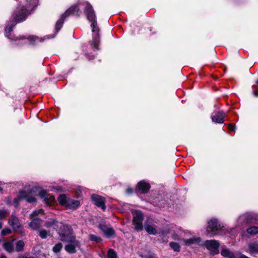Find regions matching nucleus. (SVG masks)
Listing matches in <instances>:
<instances>
[{"mask_svg":"<svg viewBox=\"0 0 258 258\" xmlns=\"http://www.w3.org/2000/svg\"><path fill=\"white\" fill-rule=\"evenodd\" d=\"M203 245L206 247L211 253L214 255L219 253V251L218 248L220 246V243L216 240H206Z\"/></svg>","mask_w":258,"mask_h":258,"instance_id":"0eeeda50","label":"nucleus"},{"mask_svg":"<svg viewBox=\"0 0 258 258\" xmlns=\"http://www.w3.org/2000/svg\"><path fill=\"white\" fill-rule=\"evenodd\" d=\"M11 230L8 228H4L1 232L2 235H6L11 234Z\"/></svg>","mask_w":258,"mask_h":258,"instance_id":"f704fd0d","label":"nucleus"},{"mask_svg":"<svg viewBox=\"0 0 258 258\" xmlns=\"http://www.w3.org/2000/svg\"><path fill=\"white\" fill-rule=\"evenodd\" d=\"M150 187V184L144 180L140 181L137 185V189L142 193L147 192Z\"/></svg>","mask_w":258,"mask_h":258,"instance_id":"ddd939ff","label":"nucleus"},{"mask_svg":"<svg viewBox=\"0 0 258 258\" xmlns=\"http://www.w3.org/2000/svg\"><path fill=\"white\" fill-rule=\"evenodd\" d=\"M42 213H43L42 209L34 211L30 215V218L31 219L38 218L37 217V215L39 214Z\"/></svg>","mask_w":258,"mask_h":258,"instance_id":"c85d7f7f","label":"nucleus"},{"mask_svg":"<svg viewBox=\"0 0 258 258\" xmlns=\"http://www.w3.org/2000/svg\"><path fill=\"white\" fill-rule=\"evenodd\" d=\"M25 242L23 240H19L15 244V251L17 252L22 251L24 250Z\"/></svg>","mask_w":258,"mask_h":258,"instance_id":"412c9836","label":"nucleus"},{"mask_svg":"<svg viewBox=\"0 0 258 258\" xmlns=\"http://www.w3.org/2000/svg\"><path fill=\"white\" fill-rule=\"evenodd\" d=\"M169 245L171 247L174 249V251H179L180 250V247L177 243L171 242L169 243Z\"/></svg>","mask_w":258,"mask_h":258,"instance_id":"cd10ccee","label":"nucleus"},{"mask_svg":"<svg viewBox=\"0 0 258 258\" xmlns=\"http://www.w3.org/2000/svg\"><path fill=\"white\" fill-rule=\"evenodd\" d=\"M58 224L60 225V229L58 234L61 241L67 242L72 241V239L76 238L73 234V229L70 226L62 223Z\"/></svg>","mask_w":258,"mask_h":258,"instance_id":"20e7f679","label":"nucleus"},{"mask_svg":"<svg viewBox=\"0 0 258 258\" xmlns=\"http://www.w3.org/2000/svg\"><path fill=\"white\" fill-rule=\"evenodd\" d=\"M91 199L95 205L101 207L103 210L105 209V200L103 197L97 195H93L91 196Z\"/></svg>","mask_w":258,"mask_h":258,"instance_id":"9d476101","label":"nucleus"},{"mask_svg":"<svg viewBox=\"0 0 258 258\" xmlns=\"http://www.w3.org/2000/svg\"><path fill=\"white\" fill-rule=\"evenodd\" d=\"M248 251L251 253L258 252V243H250L248 245Z\"/></svg>","mask_w":258,"mask_h":258,"instance_id":"4be33fe9","label":"nucleus"},{"mask_svg":"<svg viewBox=\"0 0 258 258\" xmlns=\"http://www.w3.org/2000/svg\"><path fill=\"white\" fill-rule=\"evenodd\" d=\"M221 229V226L218 223V221L215 219H211L208 222V226L207 229L208 233L212 232L217 231Z\"/></svg>","mask_w":258,"mask_h":258,"instance_id":"1a4fd4ad","label":"nucleus"},{"mask_svg":"<svg viewBox=\"0 0 258 258\" xmlns=\"http://www.w3.org/2000/svg\"><path fill=\"white\" fill-rule=\"evenodd\" d=\"M39 196L41 199H43L46 204L48 206H51L55 201L54 196L48 194L45 190L39 192Z\"/></svg>","mask_w":258,"mask_h":258,"instance_id":"6e6552de","label":"nucleus"},{"mask_svg":"<svg viewBox=\"0 0 258 258\" xmlns=\"http://www.w3.org/2000/svg\"><path fill=\"white\" fill-rule=\"evenodd\" d=\"M0 258H7V257L6 256L2 255Z\"/></svg>","mask_w":258,"mask_h":258,"instance_id":"79ce46f5","label":"nucleus"},{"mask_svg":"<svg viewBox=\"0 0 258 258\" xmlns=\"http://www.w3.org/2000/svg\"><path fill=\"white\" fill-rule=\"evenodd\" d=\"M29 14L23 6L18 7L13 14L11 22L6 28V32L11 31L17 23L25 20Z\"/></svg>","mask_w":258,"mask_h":258,"instance_id":"f257e3e1","label":"nucleus"},{"mask_svg":"<svg viewBox=\"0 0 258 258\" xmlns=\"http://www.w3.org/2000/svg\"><path fill=\"white\" fill-rule=\"evenodd\" d=\"M80 205V202L77 200H69L66 207L70 209H76Z\"/></svg>","mask_w":258,"mask_h":258,"instance_id":"aec40b11","label":"nucleus"},{"mask_svg":"<svg viewBox=\"0 0 258 258\" xmlns=\"http://www.w3.org/2000/svg\"><path fill=\"white\" fill-rule=\"evenodd\" d=\"M49 233L45 230H42L39 231V236L42 238H45L48 235Z\"/></svg>","mask_w":258,"mask_h":258,"instance_id":"72a5a7b5","label":"nucleus"},{"mask_svg":"<svg viewBox=\"0 0 258 258\" xmlns=\"http://www.w3.org/2000/svg\"><path fill=\"white\" fill-rule=\"evenodd\" d=\"M101 229L106 237L109 238L114 235V230L111 228H108L106 226H102Z\"/></svg>","mask_w":258,"mask_h":258,"instance_id":"6ab92c4d","label":"nucleus"},{"mask_svg":"<svg viewBox=\"0 0 258 258\" xmlns=\"http://www.w3.org/2000/svg\"><path fill=\"white\" fill-rule=\"evenodd\" d=\"M133 224L135 229L138 231H141L143 229V215L139 211H136L133 212Z\"/></svg>","mask_w":258,"mask_h":258,"instance_id":"423d86ee","label":"nucleus"},{"mask_svg":"<svg viewBox=\"0 0 258 258\" xmlns=\"http://www.w3.org/2000/svg\"><path fill=\"white\" fill-rule=\"evenodd\" d=\"M256 84H258V80L256 81Z\"/></svg>","mask_w":258,"mask_h":258,"instance_id":"37998d69","label":"nucleus"},{"mask_svg":"<svg viewBox=\"0 0 258 258\" xmlns=\"http://www.w3.org/2000/svg\"><path fill=\"white\" fill-rule=\"evenodd\" d=\"M62 247V244L61 243L56 244L53 248V251L54 252L59 251Z\"/></svg>","mask_w":258,"mask_h":258,"instance_id":"2f4dec72","label":"nucleus"},{"mask_svg":"<svg viewBox=\"0 0 258 258\" xmlns=\"http://www.w3.org/2000/svg\"><path fill=\"white\" fill-rule=\"evenodd\" d=\"M89 239L93 241H95L97 242H100L101 241V238L97 236L94 234H90L89 235Z\"/></svg>","mask_w":258,"mask_h":258,"instance_id":"7c9ffc66","label":"nucleus"},{"mask_svg":"<svg viewBox=\"0 0 258 258\" xmlns=\"http://www.w3.org/2000/svg\"><path fill=\"white\" fill-rule=\"evenodd\" d=\"M86 3L91 5L88 2H84L83 3H79L77 5H75L71 7H70L64 13V15L66 17L69 16L71 14H75L76 15L79 16L81 13V11L80 10V9L78 8V6H79V5H82L85 7V13H86V15H87V14L88 13H89L90 14V10L86 7Z\"/></svg>","mask_w":258,"mask_h":258,"instance_id":"39448f33","label":"nucleus"},{"mask_svg":"<svg viewBox=\"0 0 258 258\" xmlns=\"http://www.w3.org/2000/svg\"><path fill=\"white\" fill-rule=\"evenodd\" d=\"M56 223H58L55 220H53V219H50L46 222V226L47 227H53V228H55L54 226L56 225Z\"/></svg>","mask_w":258,"mask_h":258,"instance_id":"a878e982","label":"nucleus"},{"mask_svg":"<svg viewBox=\"0 0 258 258\" xmlns=\"http://www.w3.org/2000/svg\"><path fill=\"white\" fill-rule=\"evenodd\" d=\"M223 118L224 114L221 112H219L212 116L213 121L218 123H222L223 122Z\"/></svg>","mask_w":258,"mask_h":258,"instance_id":"dca6fc26","label":"nucleus"},{"mask_svg":"<svg viewBox=\"0 0 258 258\" xmlns=\"http://www.w3.org/2000/svg\"><path fill=\"white\" fill-rule=\"evenodd\" d=\"M9 213V212L8 211L0 210V219H4Z\"/></svg>","mask_w":258,"mask_h":258,"instance_id":"473e14b6","label":"nucleus"},{"mask_svg":"<svg viewBox=\"0 0 258 258\" xmlns=\"http://www.w3.org/2000/svg\"><path fill=\"white\" fill-rule=\"evenodd\" d=\"M201 239L200 238H192L184 240L185 244L188 246L191 245L194 243H199Z\"/></svg>","mask_w":258,"mask_h":258,"instance_id":"5701e85b","label":"nucleus"},{"mask_svg":"<svg viewBox=\"0 0 258 258\" xmlns=\"http://www.w3.org/2000/svg\"><path fill=\"white\" fill-rule=\"evenodd\" d=\"M65 17H66V16L63 14L61 18L57 21L55 25V28L57 31H58L61 28Z\"/></svg>","mask_w":258,"mask_h":258,"instance_id":"b1692460","label":"nucleus"},{"mask_svg":"<svg viewBox=\"0 0 258 258\" xmlns=\"http://www.w3.org/2000/svg\"><path fill=\"white\" fill-rule=\"evenodd\" d=\"M147 258H157L154 255H149Z\"/></svg>","mask_w":258,"mask_h":258,"instance_id":"58836bf2","label":"nucleus"},{"mask_svg":"<svg viewBox=\"0 0 258 258\" xmlns=\"http://www.w3.org/2000/svg\"><path fill=\"white\" fill-rule=\"evenodd\" d=\"M18 258H34V257H32V256L27 257V256H24V255H20V256H19Z\"/></svg>","mask_w":258,"mask_h":258,"instance_id":"e433bc0d","label":"nucleus"},{"mask_svg":"<svg viewBox=\"0 0 258 258\" xmlns=\"http://www.w3.org/2000/svg\"><path fill=\"white\" fill-rule=\"evenodd\" d=\"M228 129L231 131H235V126H232L231 125H229Z\"/></svg>","mask_w":258,"mask_h":258,"instance_id":"c9c22d12","label":"nucleus"},{"mask_svg":"<svg viewBox=\"0 0 258 258\" xmlns=\"http://www.w3.org/2000/svg\"><path fill=\"white\" fill-rule=\"evenodd\" d=\"M9 224L14 229H18L21 227V224L18 219L14 215H12L8 221Z\"/></svg>","mask_w":258,"mask_h":258,"instance_id":"4468645a","label":"nucleus"},{"mask_svg":"<svg viewBox=\"0 0 258 258\" xmlns=\"http://www.w3.org/2000/svg\"><path fill=\"white\" fill-rule=\"evenodd\" d=\"M70 243L66 245L65 249L69 253H75L76 251V248L79 246V242L75 239H72V241H67Z\"/></svg>","mask_w":258,"mask_h":258,"instance_id":"9b49d317","label":"nucleus"},{"mask_svg":"<svg viewBox=\"0 0 258 258\" xmlns=\"http://www.w3.org/2000/svg\"><path fill=\"white\" fill-rule=\"evenodd\" d=\"M86 4V7L90 10V14L89 13L87 14V19L90 22H92L91 27L92 28V31L97 32V35L93 38L91 45L94 48L98 49V45L99 43V37L98 36L99 29L96 27V16L92 6L87 3Z\"/></svg>","mask_w":258,"mask_h":258,"instance_id":"f03ea898","label":"nucleus"},{"mask_svg":"<svg viewBox=\"0 0 258 258\" xmlns=\"http://www.w3.org/2000/svg\"><path fill=\"white\" fill-rule=\"evenodd\" d=\"M58 201L60 205H64L66 206H67L68 200H67V197H66V195H60L58 198Z\"/></svg>","mask_w":258,"mask_h":258,"instance_id":"393cba45","label":"nucleus"},{"mask_svg":"<svg viewBox=\"0 0 258 258\" xmlns=\"http://www.w3.org/2000/svg\"><path fill=\"white\" fill-rule=\"evenodd\" d=\"M38 188L36 187H33L30 190L29 193L25 191H21L20 192L19 196L18 198H15L14 200V204L16 207H18L17 203L19 200L22 199H25L28 203H36L37 200L35 197L37 192Z\"/></svg>","mask_w":258,"mask_h":258,"instance_id":"7ed1b4c3","label":"nucleus"},{"mask_svg":"<svg viewBox=\"0 0 258 258\" xmlns=\"http://www.w3.org/2000/svg\"><path fill=\"white\" fill-rule=\"evenodd\" d=\"M2 227V223L0 222V229Z\"/></svg>","mask_w":258,"mask_h":258,"instance_id":"a19ab883","label":"nucleus"},{"mask_svg":"<svg viewBox=\"0 0 258 258\" xmlns=\"http://www.w3.org/2000/svg\"><path fill=\"white\" fill-rule=\"evenodd\" d=\"M144 227L146 232L149 234L155 235L157 233L156 226L152 224L148 220L145 223Z\"/></svg>","mask_w":258,"mask_h":258,"instance_id":"f8f14e48","label":"nucleus"},{"mask_svg":"<svg viewBox=\"0 0 258 258\" xmlns=\"http://www.w3.org/2000/svg\"><path fill=\"white\" fill-rule=\"evenodd\" d=\"M247 232L251 234H256L258 233V227L253 226L247 229Z\"/></svg>","mask_w":258,"mask_h":258,"instance_id":"bb28decb","label":"nucleus"},{"mask_svg":"<svg viewBox=\"0 0 258 258\" xmlns=\"http://www.w3.org/2000/svg\"><path fill=\"white\" fill-rule=\"evenodd\" d=\"M107 258H117V254L113 249H109L108 251Z\"/></svg>","mask_w":258,"mask_h":258,"instance_id":"c756f323","label":"nucleus"},{"mask_svg":"<svg viewBox=\"0 0 258 258\" xmlns=\"http://www.w3.org/2000/svg\"><path fill=\"white\" fill-rule=\"evenodd\" d=\"M32 221L29 224V226L33 230H36L40 228L42 221L39 218L31 219Z\"/></svg>","mask_w":258,"mask_h":258,"instance_id":"2eb2a0df","label":"nucleus"},{"mask_svg":"<svg viewBox=\"0 0 258 258\" xmlns=\"http://www.w3.org/2000/svg\"><path fill=\"white\" fill-rule=\"evenodd\" d=\"M221 254L227 258H236L234 253L228 248H222L221 251Z\"/></svg>","mask_w":258,"mask_h":258,"instance_id":"f3484780","label":"nucleus"},{"mask_svg":"<svg viewBox=\"0 0 258 258\" xmlns=\"http://www.w3.org/2000/svg\"><path fill=\"white\" fill-rule=\"evenodd\" d=\"M253 94L256 97H258V91L253 92Z\"/></svg>","mask_w":258,"mask_h":258,"instance_id":"ea45409f","label":"nucleus"},{"mask_svg":"<svg viewBox=\"0 0 258 258\" xmlns=\"http://www.w3.org/2000/svg\"><path fill=\"white\" fill-rule=\"evenodd\" d=\"M132 191H133V189H132V188H128V189H127V193H128V194L132 193Z\"/></svg>","mask_w":258,"mask_h":258,"instance_id":"4c0bfd02","label":"nucleus"},{"mask_svg":"<svg viewBox=\"0 0 258 258\" xmlns=\"http://www.w3.org/2000/svg\"><path fill=\"white\" fill-rule=\"evenodd\" d=\"M15 239H14L12 241L5 242L3 244L4 249L8 252H12L15 251V248L14 247L13 241Z\"/></svg>","mask_w":258,"mask_h":258,"instance_id":"a211bd4d","label":"nucleus"}]
</instances>
